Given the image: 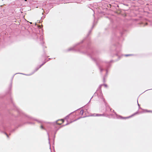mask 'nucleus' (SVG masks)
I'll return each instance as SVG.
<instances>
[{
	"mask_svg": "<svg viewBox=\"0 0 152 152\" xmlns=\"http://www.w3.org/2000/svg\"><path fill=\"white\" fill-rule=\"evenodd\" d=\"M75 113H71L66 117V118H69L71 119H73L75 117Z\"/></svg>",
	"mask_w": 152,
	"mask_h": 152,
	"instance_id": "1",
	"label": "nucleus"
},
{
	"mask_svg": "<svg viewBox=\"0 0 152 152\" xmlns=\"http://www.w3.org/2000/svg\"><path fill=\"white\" fill-rule=\"evenodd\" d=\"M64 121L63 119L59 120L56 121V123L60 125L63 123Z\"/></svg>",
	"mask_w": 152,
	"mask_h": 152,
	"instance_id": "2",
	"label": "nucleus"
},
{
	"mask_svg": "<svg viewBox=\"0 0 152 152\" xmlns=\"http://www.w3.org/2000/svg\"><path fill=\"white\" fill-rule=\"evenodd\" d=\"M42 65H40L38 68H37L36 69V71H37L39 68H40L41 67Z\"/></svg>",
	"mask_w": 152,
	"mask_h": 152,
	"instance_id": "3",
	"label": "nucleus"
},
{
	"mask_svg": "<svg viewBox=\"0 0 152 152\" xmlns=\"http://www.w3.org/2000/svg\"><path fill=\"white\" fill-rule=\"evenodd\" d=\"M37 26L38 28H41V25H38Z\"/></svg>",
	"mask_w": 152,
	"mask_h": 152,
	"instance_id": "4",
	"label": "nucleus"
},
{
	"mask_svg": "<svg viewBox=\"0 0 152 152\" xmlns=\"http://www.w3.org/2000/svg\"><path fill=\"white\" fill-rule=\"evenodd\" d=\"M40 128H41V129H43V126H42H42H40Z\"/></svg>",
	"mask_w": 152,
	"mask_h": 152,
	"instance_id": "5",
	"label": "nucleus"
},
{
	"mask_svg": "<svg viewBox=\"0 0 152 152\" xmlns=\"http://www.w3.org/2000/svg\"><path fill=\"white\" fill-rule=\"evenodd\" d=\"M41 26H42V25H41Z\"/></svg>",
	"mask_w": 152,
	"mask_h": 152,
	"instance_id": "6",
	"label": "nucleus"
}]
</instances>
